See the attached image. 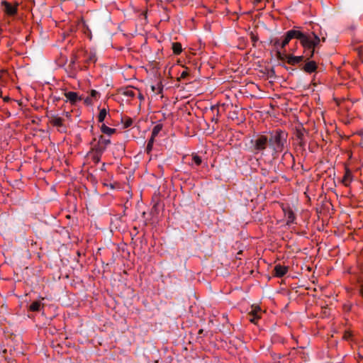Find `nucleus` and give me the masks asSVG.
<instances>
[{
  "instance_id": "1",
  "label": "nucleus",
  "mask_w": 363,
  "mask_h": 363,
  "mask_svg": "<svg viewBox=\"0 0 363 363\" xmlns=\"http://www.w3.org/2000/svg\"><path fill=\"white\" fill-rule=\"evenodd\" d=\"M288 134L286 131L277 129L268 133V135L259 133L251 140L252 150L255 155L267 156L270 154L277 158L286 145Z\"/></svg>"
},
{
  "instance_id": "2",
  "label": "nucleus",
  "mask_w": 363,
  "mask_h": 363,
  "mask_svg": "<svg viewBox=\"0 0 363 363\" xmlns=\"http://www.w3.org/2000/svg\"><path fill=\"white\" fill-rule=\"evenodd\" d=\"M295 39L300 41L307 60L313 57L320 42V38L314 33H303L298 30H296Z\"/></svg>"
},
{
  "instance_id": "3",
  "label": "nucleus",
  "mask_w": 363,
  "mask_h": 363,
  "mask_svg": "<svg viewBox=\"0 0 363 363\" xmlns=\"http://www.w3.org/2000/svg\"><path fill=\"white\" fill-rule=\"evenodd\" d=\"M296 30H288L283 36L273 38L270 40V44L277 52L278 59H281L283 55H286L285 48L292 39H295Z\"/></svg>"
},
{
  "instance_id": "4",
  "label": "nucleus",
  "mask_w": 363,
  "mask_h": 363,
  "mask_svg": "<svg viewBox=\"0 0 363 363\" xmlns=\"http://www.w3.org/2000/svg\"><path fill=\"white\" fill-rule=\"evenodd\" d=\"M111 144L110 139L101 135L98 138H94L90 142L91 152L104 153L107 147Z\"/></svg>"
},
{
  "instance_id": "5",
  "label": "nucleus",
  "mask_w": 363,
  "mask_h": 363,
  "mask_svg": "<svg viewBox=\"0 0 363 363\" xmlns=\"http://www.w3.org/2000/svg\"><path fill=\"white\" fill-rule=\"evenodd\" d=\"M18 2H15L13 4L7 1H2L1 2V10L8 16H14L18 12Z\"/></svg>"
},
{
  "instance_id": "6",
  "label": "nucleus",
  "mask_w": 363,
  "mask_h": 363,
  "mask_svg": "<svg viewBox=\"0 0 363 363\" xmlns=\"http://www.w3.org/2000/svg\"><path fill=\"white\" fill-rule=\"evenodd\" d=\"M81 57L83 58L82 61L86 65V67L91 64H95L97 61L96 53L95 50H83L79 54Z\"/></svg>"
},
{
  "instance_id": "7",
  "label": "nucleus",
  "mask_w": 363,
  "mask_h": 363,
  "mask_svg": "<svg viewBox=\"0 0 363 363\" xmlns=\"http://www.w3.org/2000/svg\"><path fill=\"white\" fill-rule=\"evenodd\" d=\"M262 311L258 306H252L251 311L247 313V319L250 322L257 324L262 318Z\"/></svg>"
},
{
  "instance_id": "8",
  "label": "nucleus",
  "mask_w": 363,
  "mask_h": 363,
  "mask_svg": "<svg viewBox=\"0 0 363 363\" xmlns=\"http://www.w3.org/2000/svg\"><path fill=\"white\" fill-rule=\"evenodd\" d=\"M304 60L306 59V56L305 54L301 56H294L292 55H283L281 59L280 60H286V62L290 65H296L299 64L300 62H303Z\"/></svg>"
},
{
  "instance_id": "9",
  "label": "nucleus",
  "mask_w": 363,
  "mask_h": 363,
  "mask_svg": "<svg viewBox=\"0 0 363 363\" xmlns=\"http://www.w3.org/2000/svg\"><path fill=\"white\" fill-rule=\"evenodd\" d=\"M81 58V55H77L76 54H72L70 58L69 65H68L67 72L69 74V77H74L77 74V67L76 63L78 60Z\"/></svg>"
},
{
  "instance_id": "10",
  "label": "nucleus",
  "mask_w": 363,
  "mask_h": 363,
  "mask_svg": "<svg viewBox=\"0 0 363 363\" xmlns=\"http://www.w3.org/2000/svg\"><path fill=\"white\" fill-rule=\"evenodd\" d=\"M283 211L284 213V217L286 219V225H290L294 223L296 220V216L293 210L290 207H286L283 208Z\"/></svg>"
},
{
  "instance_id": "11",
  "label": "nucleus",
  "mask_w": 363,
  "mask_h": 363,
  "mask_svg": "<svg viewBox=\"0 0 363 363\" xmlns=\"http://www.w3.org/2000/svg\"><path fill=\"white\" fill-rule=\"evenodd\" d=\"M307 61L301 67V69L308 74H311L316 71L318 66L314 60Z\"/></svg>"
},
{
  "instance_id": "12",
  "label": "nucleus",
  "mask_w": 363,
  "mask_h": 363,
  "mask_svg": "<svg viewBox=\"0 0 363 363\" xmlns=\"http://www.w3.org/2000/svg\"><path fill=\"white\" fill-rule=\"evenodd\" d=\"M67 100L69 101L72 105H74L77 102L82 100L81 96L77 92L68 91L65 93Z\"/></svg>"
},
{
  "instance_id": "13",
  "label": "nucleus",
  "mask_w": 363,
  "mask_h": 363,
  "mask_svg": "<svg viewBox=\"0 0 363 363\" xmlns=\"http://www.w3.org/2000/svg\"><path fill=\"white\" fill-rule=\"evenodd\" d=\"M288 267L277 264L274 269V275L277 277H282L288 272Z\"/></svg>"
},
{
  "instance_id": "14",
  "label": "nucleus",
  "mask_w": 363,
  "mask_h": 363,
  "mask_svg": "<svg viewBox=\"0 0 363 363\" xmlns=\"http://www.w3.org/2000/svg\"><path fill=\"white\" fill-rule=\"evenodd\" d=\"M352 180V174L350 169H346L344 177L342 179V184L347 186L350 184Z\"/></svg>"
},
{
  "instance_id": "15",
  "label": "nucleus",
  "mask_w": 363,
  "mask_h": 363,
  "mask_svg": "<svg viewBox=\"0 0 363 363\" xmlns=\"http://www.w3.org/2000/svg\"><path fill=\"white\" fill-rule=\"evenodd\" d=\"M63 121H64L63 118H62L61 117L57 116H53L50 121V123L53 126H55L57 128L63 126Z\"/></svg>"
},
{
  "instance_id": "16",
  "label": "nucleus",
  "mask_w": 363,
  "mask_h": 363,
  "mask_svg": "<svg viewBox=\"0 0 363 363\" xmlns=\"http://www.w3.org/2000/svg\"><path fill=\"white\" fill-rule=\"evenodd\" d=\"M101 131L102 133L108 135H111L114 134L116 132V129L109 128L107 125H106L104 123H103L101 126Z\"/></svg>"
},
{
  "instance_id": "17",
  "label": "nucleus",
  "mask_w": 363,
  "mask_h": 363,
  "mask_svg": "<svg viewBox=\"0 0 363 363\" xmlns=\"http://www.w3.org/2000/svg\"><path fill=\"white\" fill-rule=\"evenodd\" d=\"M41 303L40 301H33L29 306V310L33 312H37L40 310Z\"/></svg>"
},
{
  "instance_id": "18",
  "label": "nucleus",
  "mask_w": 363,
  "mask_h": 363,
  "mask_svg": "<svg viewBox=\"0 0 363 363\" xmlns=\"http://www.w3.org/2000/svg\"><path fill=\"white\" fill-rule=\"evenodd\" d=\"M172 50L174 55H179L182 52V47L180 43H172Z\"/></svg>"
},
{
  "instance_id": "19",
  "label": "nucleus",
  "mask_w": 363,
  "mask_h": 363,
  "mask_svg": "<svg viewBox=\"0 0 363 363\" xmlns=\"http://www.w3.org/2000/svg\"><path fill=\"white\" fill-rule=\"evenodd\" d=\"M162 128L163 125L161 123H158L155 125L152 130L151 137L155 138L158 135L159 133L162 130Z\"/></svg>"
},
{
  "instance_id": "20",
  "label": "nucleus",
  "mask_w": 363,
  "mask_h": 363,
  "mask_svg": "<svg viewBox=\"0 0 363 363\" xmlns=\"http://www.w3.org/2000/svg\"><path fill=\"white\" fill-rule=\"evenodd\" d=\"M155 138H154L152 137H150V138L147 141V146H146V148H145V152L148 155H150V153H151V152L152 150L153 145H154V143H155Z\"/></svg>"
},
{
  "instance_id": "21",
  "label": "nucleus",
  "mask_w": 363,
  "mask_h": 363,
  "mask_svg": "<svg viewBox=\"0 0 363 363\" xmlns=\"http://www.w3.org/2000/svg\"><path fill=\"white\" fill-rule=\"evenodd\" d=\"M107 113L108 111L105 108L101 109L98 115V121L99 123H103L107 116Z\"/></svg>"
},
{
  "instance_id": "22",
  "label": "nucleus",
  "mask_w": 363,
  "mask_h": 363,
  "mask_svg": "<svg viewBox=\"0 0 363 363\" xmlns=\"http://www.w3.org/2000/svg\"><path fill=\"white\" fill-rule=\"evenodd\" d=\"M202 163V160H201V157L199 155H197L196 154H194L192 155V163L191 164V165H195L196 167L201 165V164Z\"/></svg>"
},
{
  "instance_id": "23",
  "label": "nucleus",
  "mask_w": 363,
  "mask_h": 363,
  "mask_svg": "<svg viewBox=\"0 0 363 363\" xmlns=\"http://www.w3.org/2000/svg\"><path fill=\"white\" fill-rule=\"evenodd\" d=\"M136 91L138 92V90L133 89V88H127L124 91L123 94L130 98H134L136 95Z\"/></svg>"
},
{
  "instance_id": "24",
  "label": "nucleus",
  "mask_w": 363,
  "mask_h": 363,
  "mask_svg": "<svg viewBox=\"0 0 363 363\" xmlns=\"http://www.w3.org/2000/svg\"><path fill=\"white\" fill-rule=\"evenodd\" d=\"M93 154L92 155V161L95 164H98L101 161V156L104 153H99V152H91Z\"/></svg>"
},
{
  "instance_id": "25",
  "label": "nucleus",
  "mask_w": 363,
  "mask_h": 363,
  "mask_svg": "<svg viewBox=\"0 0 363 363\" xmlns=\"http://www.w3.org/2000/svg\"><path fill=\"white\" fill-rule=\"evenodd\" d=\"M89 96L91 97V99L94 100V101H96L99 99L100 97V94L99 91H97L96 90H94V89H91L90 91V94H89Z\"/></svg>"
},
{
  "instance_id": "26",
  "label": "nucleus",
  "mask_w": 363,
  "mask_h": 363,
  "mask_svg": "<svg viewBox=\"0 0 363 363\" xmlns=\"http://www.w3.org/2000/svg\"><path fill=\"white\" fill-rule=\"evenodd\" d=\"M283 158L285 159V160H288L289 159V160H291L292 164H294V157L293 155L291 152H289L286 151L283 154Z\"/></svg>"
},
{
  "instance_id": "27",
  "label": "nucleus",
  "mask_w": 363,
  "mask_h": 363,
  "mask_svg": "<svg viewBox=\"0 0 363 363\" xmlns=\"http://www.w3.org/2000/svg\"><path fill=\"white\" fill-rule=\"evenodd\" d=\"M133 125V120L132 118L128 117L126 118H125V121H124V128H129L130 127L131 125Z\"/></svg>"
},
{
  "instance_id": "28",
  "label": "nucleus",
  "mask_w": 363,
  "mask_h": 363,
  "mask_svg": "<svg viewBox=\"0 0 363 363\" xmlns=\"http://www.w3.org/2000/svg\"><path fill=\"white\" fill-rule=\"evenodd\" d=\"M296 136H297L298 139L300 140V144L301 145H303V131L302 130H298L297 133H296Z\"/></svg>"
},
{
  "instance_id": "29",
  "label": "nucleus",
  "mask_w": 363,
  "mask_h": 363,
  "mask_svg": "<svg viewBox=\"0 0 363 363\" xmlns=\"http://www.w3.org/2000/svg\"><path fill=\"white\" fill-rule=\"evenodd\" d=\"M84 102L86 105H91L94 103V100L89 96L84 99Z\"/></svg>"
},
{
  "instance_id": "30",
  "label": "nucleus",
  "mask_w": 363,
  "mask_h": 363,
  "mask_svg": "<svg viewBox=\"0 0 363 363\" xmlns=\"http://www.w3.org/2000/svg\"><path fill=\"white\" fill-rule=\"evenodd\" d=\"M352 336V334L349 331H345L343 335V338L346 340H349L350 337Z\"/></svg>"
},
{
  "instance_id": "31",
  "label": "nucleus",
  "mask_w": 363,
  "mask_h": 363,
  "mask_svg": "<svg viewBox=\"0 0 363 363\" xmlns=\"http://www.w3.org/2000/svg\"><path fill=\"white\" fill-rule=\"evenodd\" d=\"M187 76H189V72L187 70H184L180 75V77L182 79H185Z\"/></svg>"
},
{
  "instance_id": "32",
  "label": "nucleus",
  "mask_w": 363,
  "mask_h": 363,
  "mask_svg": "<svg viewBox=\"0 0 363 363\" xmlns=\"http://www.w3.org/2000/svg\"><path fill=\"white\" fill-rule=\"evenodd\" d=\"M251 39H252V41L254 43V44L258 40V37L255 35H252L251 36Z\"/></svg>"
},
{
  "instance_id": "33",
  "label": "nucleus",
  "mask_w": 363,
  "mask_h": 363,
  "mask_svg": "<svg viewBox=\"0 0 363 363\" xmlns=\"http://www.w3.org/2000/svg\"><path fill=\"white\" fill-rule=\"evenodd\" d=\"M359 291H360V294H361V295H362V296L363 297V284H362V285L360 286V289H359Z\"/></svg>"
},
{
  "instance_id": "34",
  "label": "nucleus",
  "mask_w": 363,
  "mask_h": 363,
  "mask_svg": "<svg viewBox=\"0 0 363 363\" xmlns=\"http://www.w3.org/2000/svg\"><path fill=\"white\" fill-rule=\"evenodd\" d=\"M261 1H262V0H254L253 4L256 6V5H257L259 3H260Z\"/></svg>"
},
{
  "instance_id": "35",
  "label": "nucleus",
  "mask_w": 363,
  "mask_h": 363,
  "mask_svg": "<svg viewBox=\"0 0 363 363\" xmlns=\"http://www.w3.org/2000/svg\"><path fill=\"white\" fill-rule=\"evenodd\" d=\"M358 354V357L360 358V359H363V356L361 355L359 353L357 354Z\"/></svg>"
},
{
  "instance_id": "36",
  "label": "nucleus",
  "mask_w": 363,
  "mask_h": 363,
  "mask_svg": "<svg viewBox=\"0 0 363 363\" xmlns=\"http://www.w3.org/2000/svg\"><path fill=\"white\" fill-rule=\"evenodd\" d=\"M139 94V97L140 99H143V96H142V94L140 93H138Z\"/></svg>"
},
{
  "instance_id": "37",
  "label": "nucleus",
  "mask_w": 363,
  "mask_h": 363,
  "mask_svg": "<svg viewBox=\"0 0 363 363\" xmlns=\"http://www.w3.org/2000/svg\"><path fill=\"white\" fill-rule=\"evenodd\" d=\"M262 174H263V175H265V174H266L265 170H264V169H262Z\"/></svg>"
},
{
  "instance_id": "38",
  "label": "nucleus",
  "mask_w": 363,
  "mask_h": 363,
  "mask_svg": "<svg viewBox=\"0 0 363 363\" xmlns=\"http://www.w3.org/2000/svg\"><path fill=\"white\" fill-rule=\"evenodd\" d=\"M202 332H203V330H200L199 333L201 334V333H202Z\"/></svg>"
}]
</instances>
